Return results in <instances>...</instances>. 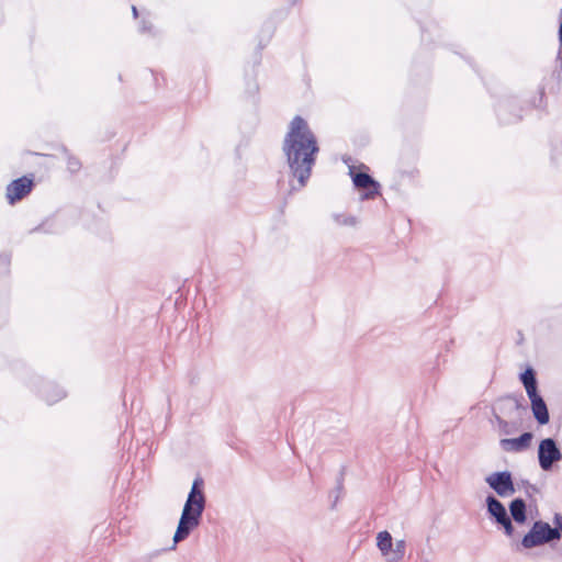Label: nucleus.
I'll return each instance as SVG.
<instances>
[{
    "instance_id": "f257e3e1",
    "label": "nucleus",
    "mask_w": 562,
    "mask_h": 562,
    "mask_svg": "<svg viewBox=\"0 0 562 562\" xmlns=\"http://www.w3.org/2000/svg\"><path fill=\"white\" fill-rule=\"evenodd\" d=\"M282 148L293 177L303 188L311 177L319 150L316 136L303 117L297 115L291 121Z\"/></svg>"
},
{
    "instance_id": "f03ea898",
    "label": "nucleus",
    "mask_w": 562,
    "mask_h": 562,
    "mask_svg": "<svg viewBox=\"0 0 562 562\" xmlns=\"http://www.w3.org/2000/svg\"><path fill=\"white\" fill-rule=\"evenodd\" d=\"M203 481L195 479L193 481L191 491L184 503L182 514L173 536L175 543H178L190 535L200 524L202 514L205 508V496L202 491Z\"/></svg>"
},
{
    "instance_id": "7ed1b4c3",
    "label": "nucleus",
    "mask_w": 562,
    "mask_h": 562,
    "mask_svg": "<svg viewBox=\"0 0 562 562\" xmlns=\"http://www.w3.org/2000/svg\"><path fill=\"white\" fill-rule=\"evenodd\" d=\"M561 533L559 529H552V527L542 520L533 522L530 530L524 536L521 546L525 549H531L554 540H559Z\"/></svg>"
},
{
    "instance_id": "20e7f679",
    "label": "nucleus",
    "mask_w": 562,
    "mask_h": 562,
    "mask_svg": "<svg viewBox=\"0 0 562 562\" xmlns=\"http://www.w3.org/2000/svg\"><path fill=\"white\" fill-rule=\"evenodd\" d=\"M376 548L385 562H403L406 553V541L404 539L393 542L387 530L376 533Z\"/></svg>"
},
{
    "instance_id": "39448f33",
    "label": "nucleus",
    "mask_w": 562,
    "mask_h": 562,
    "mask_svg": "<svg viewBox=\"0 0 562 562\" xmlns=\"http://www.w3.org/2000/svg\"><path fill=\"white\" fill-rule=\"evenodd\" d=\"M562 459V453L552 438L542 439L538 447V461L543 471L552 469L553 464Z\"/></svg>"
},
{
    "instance_id": "423d86ee",
    "label": "nucleus",
    "mask_w": 562,
    "mask_h": 562,
    "mask_svg": "<svg viewBox=\"0 0 562 562\" xmlns=\"http://www.w3.org/2000/svg\"><path fill=\"white\" fill-rule=\"evenodd\" d=\"M485 482L501 497H508L515 493L512 474L508 471L491 473L485 477Z\"/></svg>"
},
{
    "instance_id": "0eeeda50",
    "label": "nucleus",
    "mask_w": 562,
    "mask_h": 562,
    "mask_svg": "<svg viewBox=\"0 0 562 562\" xmlns=\"http://www.w3.org/2000/svg\"><path fill=\"white\" fill-rule=\"evenodd\" d=\"M486 505L488 514L495 518L496 522L504 527L507 536H512L514 527L505 506L493 495L486 497Z\"/></svg>"
},
{
    "instance_id": "6e6552de",
    "label": "nucleus",
    "mask_w": 562,
    "mask_h": 562,
    "mask_svg": "<svg viewBox=\"0 0 562 562\" xmlns=\"http://www.w3.org/2000/svg\"><path fill=\"white\" fill-rule=\"evenodd\" d=\"M33 186V179L26 176L13 180L7 186L5 196L8 202L14 204L16 201L22 200L32 191Z\"/></svg>"
},
{
    "instance_id": "1a4fd4ad",
    "label": "nucleus",
    "mask_w": 562,
    "mask_h": 562,
    "mask_svg": "<svg viewBox=\"0 0 562 562\" xmlns=\"http://www.w3.org/2000/svg\"><path fill=\"white\" fill-rule=\"evenodd\" d=\"M533 436L531 432H524L518 438L501 439L499 446L507 452H522L529 449Z\"/></svg>"
},
{
    "instance_id": "9d476101",
    "label": "nucleus",
    "mask_w": 562,
    "mask_h": 562,
    "mask_svg": "<svg viewBox=\"0 0 562 562\" xmlns=\"http://www.w3.org/2000/svg\"><path fill=\"white\" fill-rule=\"evenodd\" d=\"M530 403H531V411L533 414V417L540 425H546L550 420L549 411L547 407L546 402L543 398L539 395H532L529 396Z\"/></svg>"
},
{
    "instance_id": "9b49d317",
    "label": "nucleus",
    "mask_w": 562,
    "mask_h": 562,
    "mask_svg": "<svg viewBox=\"0 0 562 562\" xmlns=\"http://www.w3.org/2000/svg\"><path fill=\"white\" fill-rule=\"evenodd\" d=\"M353 184L357 188L361 189H370L367 193H364L363 199H372L374 195L379 193V184L375 182L368 173L359 172L356 173L352 178Z\"/></svg>"
},
{
    "instance_id": "f8f14e48",
    "label": "nucleus",
    "mask_w": 562,
    "mask_h": 562,
    "mask_svg": "<svg viewBox=\"0 0 562 562\" xmlns=\"http://www.w3.org/2000/svg\"><path fill=\"white\" fill-rule=\"evenodd\" d=\"M520 380L526 389L528 397L538 394L536 373L531 368H528L524 373H521Z\"/></svg>"
},
{
    "instance_id": "ddd939ff",
    "label": "nucleus",
    "mask_w": 562,
    "mask_h": 562,
    "mask_svg": "<svg viewBox=\"0 0 562 562\" xmlns=\"http://www.w3.org/2000/svg\"><path fill=\"white\" fill-rule=\"evenodd\" d=\"M509 510L513 519L518 522L522 524L526 521V504L524 499L516 498L514 499L509 505Z\"/></svg>"
},
{
    "instance_id": "4468645a",
    "label": "nucleus",
    "mask_w": 562,
    "mask_h": 562,
    "mask_svg": "<svg viewBox=\"0 0 562 562\" xmlns=\"http://www.w3.org/2000/svg\"><path fill=\"white\" fill-rule=\"evenodd\" d=\"M65 391L57 385H48L43 393V396L48 404L56 403L65 397Z\"/></svg>"
},
{
    "instance_id": "2eb2a0df",
    "label": "nucleus",
    "mask_w": 562,
    "mask_h": 562,
    "mask_svg": "<svg viewBox=\"0 0 562 562\" xmlns=\"http://www.w3.org/2000/svg\"><path fill=\"white\" fill-rule=\"evenodd\" d=\"M494 423L499 435H510L513 432L512 425L498 414H494Z\"/></svg>"
},
{
    "instance_id": "dca6fc26",
    "label": "nucleus",
    "mask_w": 562,
    "mask_h": 562,
    "mask_svg": "<svg viewBox=\"0 0 562 562\" xmlns=\"http://www.w3.org/2000/svg\"><path fill=\"white\" fill-rule=\"evenodd\" d=\"M334 221L338 224V225H342V226H356L357 223H358V220L356 216L353 215H348V214H334Z\"/></svg>"
},
{
    "instance_id": "f3484780",
    "label": "nucleus",
    "mask_w": 562,
    "mask_h": 562,
    "mask_svg": "<svg viewBox=\"0 0 562 562\" xmlns=\"http://www.w3.org/2000/svg\"><path fill=\"white\" fill-rule=\"evenodd\" d=\"M67 168L70 172H77L80 169V162L75 157H69L67 160Z\"/></svg>"
},
{
    "instance_id": "a211bd4d",
    "label": "nucleus",
    "mask_w": 562,
    "mask_h": 562,
    "mask_svg": "<svg viewBox=\"0 0 562 562\" xmlns=\"http://www.w3.org/2000/svg\"><path fill=\"white\" fill-rule=\"evenodd\" d=\"M10 265V258L7 255L0 256V272H4L8 270Z\"/></svg>"
},
{
    "instance_id": "6ab92c4d",
    "label": "nucleus",
    "mask_w": 562,
    "mask_h": 562,
    "mask_svg": "<svg viewBox=\"0 0 562 562\" xmlns=\"http://www.w3.org/2000/svg\"><path fill=\"white\" fill-rule=\"evenodd\" d=\"M554 527H552V529H559V532L561 533L562 536V516L561 515H555L554 516Z\"/></svg>"
},
{
    "instance_id": "aec40b11",
    "label": "nucleus",
    "mask_w": 562,
    "mask_h": 562,
    "mask_svg": "<svg viewBox=\"0 0 562 562\" xmlns=\"http://www.w3.org/2000/svg\"><path fill=\"white\" fill-rule=\"evenodd\" d=\"M508 402L512 404V406H513L514 408H518V407H519V403H518V401L513 400V398H508V397H507V398L502 400V401H501V404H502V405H505V406H508Z\"/></svg>"
},
{
    "instance_id": "412c9836",
    "label": "nucleus",
    "mask_w": 562,
    "mask_h": 562,
    "mask_svg": "<svg viewBox=\"0 0 562 562\" xmlns=\"http://www.w3.org/2000/svg\"><path fill=\"white\" fill-rule=\"evenodd\" d=\"M132 12H133L134 18L138 16V11H137V8L135 5L132 7Z\"/></svg>"
},
{
    "instance_id": "4be33fe9",
    "label": "nucleus",
    "mask_w": 562,
    "mask_h": 562,
    "mask_svg": "<svg viewBox=\"0 0 562 562\" xmlns=\"http://www.w3.org/2000/svg\"><path fill=\"white\" fill-rule=\"evenodd\" d=\"M140 30H142V32L149 30V27H147V24L145 21H143Z\"/></svg>"
}]
</instances>
